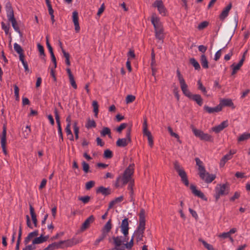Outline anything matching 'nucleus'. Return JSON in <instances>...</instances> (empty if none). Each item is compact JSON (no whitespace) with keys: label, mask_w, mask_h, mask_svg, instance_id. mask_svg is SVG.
<instances>
[{"label":"nucleus","mask_w":250,"mask_h":250,"mask_svg":"<svg viewBox=\"0 0 250 250\" xmlns=\"http://www.w3.org/2000/svg\"><path fill=\"white\" fill-rule=\"evenodd\" d=\"M92 106L93 107V112H94V115L95 117H97L99 112V105L98 103L96 101H93Z\"/></svg>","instance_id":"obj_39"},{"label":"nucleus","mask_w":250,"mask_h":250,"mask_svg":"<svg viewBox=\"0 0 250 250\" xmlns=\"http://www.w3.org/2000/svg\"><path fill=\"white\" fill-rule=\"evenodd\" d=\"M96 126V123L93 120L89 119L86 125V127L87 128L95 127Z\"/></svg>","instance_id":"obj_43"},{"label":"nucleus","mask_w":250,"mask_h":250,"mask_svg":"<svg viewBox=\"0 0 250 250\" xmlns=\"http://www.w3.org/2000/svg\"><path fill=\"white\" fill-rule=\"evenodd\" d=\"M219 105H221V109L223 106H229L234 108L233 103L231 99H223L220 101Z\"/></svg>","instance_id":"obj_19"},{"label":"nucleus","mask_w":250,"mask_h":250,"mask_svg":"<svg viewBox=\"0 0 250 250\" xmlns=\"http://www.w3.org/2000/svg\"><path fill=\"white\" fill-rule=\"evenodd\" d=\"M73 128H74V131L75 138L76 139H78L79 138V128L77 126V123L76 122L74 123V125H73Z\"/></svg>","instance_id":"obj_46"},{"label":"nucleus","mask_w":250,"mask_h":250,"mask_svg":"<svg viewBox=\"0 0 250 250\" xmlns=\"http://www.w3.org/2000/svg\"><path fill=\"white\" fill-rule=\"evenodd\" d=\"M29 209H30V213L32 220L34 219H37L36 214L34 211V208L32 207V206L31 205H30Z\"/></svg>","instance_id":"obj_53"},{"label":"nucleus","mask_w":250,"mask_h":250,"mask_svg":"<svg viewBox=\"0 0 250 250\" xmlns=\"http://www.w3.org/2000/svg\"><path fill=\"white\" fill-rule=\"evenodd\" d=\"M130 142V130H128L126 133V137L125 138L119 139L116 142V145L119 147H125Z\"/></svg>","instance_id":"obj_8"},{"label":"nucleus","mask_w":250,"mask_h":250,"mask_svg":"<svg viewBox=\"0 0 250 250\" xmlns=\"http://www.w3.org/2000/svg\"><path fill=\"white\" fill-rule=\"evenodd\" d=\"M111 228V220L110 219L104 226L102 230V234H105V235L106 236L107 234L110 231Z\"/></svg>","instance_id":"obj_28"},{"label":"nucleus","mask_w":250,"mask_h":250,"mask_svg":"<svg viewBox=\"0 0 250 250\" xmlns=\"http://www.w3.org/2000/svg\"><path fill=\"white\" fill-rule=\"evenodd\" d=\"M174 167L175 170L178 173V175L179 176L182 174H184V173L185 172V171L184 170L183 168L177 162H175L174 163Z\"/></svg>","instance_id":"obj_32"},{"label":"nucleus","mask_w":250,"mask_h":250,"mask_svg":"<svg viewBox=\"0 0 250 250\" xmlns=\"http://www.w3.org/2000/svg\"><path fill=\"white\" fill-rule=\"evenodd\" d=\"M98 193H101L104 195H107L110 193V189L104 187H100L97 190Z\"/></svg>","instance_id":"obj_34"},{"label":"nucleus","mask_w":250,"mask_h":250,"mask_svg":"<svg viewBox=\"0 0 250 250\" xmlns=\"http://www.w3.org/2000/svg\"><path fill=\"white\" fill-rule=\"evenodd\" d=\"M127 126V124L125 123H123L117 128V131L119 132H121L124 129H125Z\"/></svg>","instance_id":"obj_63"},{"label":"nucleus","mask_w":250,"mask_h":250,"mask_svg":"<svg viewBox=\"0 0 250 250\" xmlns=\"http://www.w3.org/2000/svg\"><path fill=\"white\" fill-rule=\"evenodd\" d=\"M229 191V186L227 183L217 185L215 188V197L216 200L222 196L227 195Z\"/></svg>","instance_id":"obj_3"},{"label":"nucleus","mask_w":250,"mask_h":250,"mask_svg":"<svg viewBox=\"0 0 250 250\" xmlns=\"http://www.w3.org/2000/svg\"><path fill=\"white\" fill-rule=\"evenodd\" d=\"M190 189L192 190V193L195 195L202 199L204 198V194L201 192L200 190H197L196 187L194 185L190 186Z\"/></svg>","instance_id":"obj_30"},{"label":"nucleus","mask_w":250,"mask_h":250,"mask_svg":"<svg viewBox=\"0 0 250 250\" xmlns=\"http://www.w3.org/2000/svg\"><path fill=\"white\" fill-rule=\"evenodd\" d=\"M198 88L200 89L204 94H206L207 90L206 88L203 85L201 81L199 80L198 81Z\"/></svg>","instance_id":"obj_48"},{"label":"nucleus","mask_w":250,"mask_h":250,"mask_svg":"<svg viewBox=\"0 0 250 250\" xmlns=\"http://www.w3.org/2000/svg\"><path fill=\"white\" fill-rule=\"evenodd\" d=\"M0 144L2 148L3 152L6 155L7 151L6 149V126L5 125L3 126V131L1 134L0 135Z\"/></svg>","instance_id":"obj_10"},{"label":"nucleus","mask_w":250,"mask_h":250,"mask_svg":"<svg viewBox=\"0 0 250 250\" xmlns=\"http://www.w3.org/2000/svg\"><path fill=\"white\" fill-rule=\"evenodd\" d=\"M49 236L48 235L47 236H43V234H42L39 237H36L32 240V245L33 246H34V245L36 244H42L44 242H46L47 239H48Z\"/></svg>","instance_id":"obj_18"},{"label":"nucleus","mask_w":250,"mask_h":250,"mask_svg":"<svg viewBox=\"0 0 250 250\" xmlns=\"http://www.w3.org/2000/svg\"><path fill=\"white\" fill-rule=\"evenodd\" d=\"M83 169L85 173H88L89 171V165L85 162L83 161L82 162Z\"/></svg>","instance_id":"obj_52"},{"label":"nucleus","mask_w":250,"mask_h":250,"mask_svg":"<svg viewBox=\"0 0 250 250\" xmlns=\"http://www.w3.org/2000/svg\"><path fill=\"white\" fill-rule=\"evenodd\" d=\"M128 219L127 218H125L122 220L120 227L121 231L125 237H126L128 234Z\"/></svg>","instance_id":"obj_14"},{"label":"nucleus","mask_w":250,"mask_h":250,"mask_svg":"<svg viewBox=\"0 0 250 250\" xmlns=\"http://www.w3.org/2000/svg\"><path fill=\"white\" fill-rule=\"evenodd\" d=\"M59 243L60 248H63L64 247H70L79 243V241L76 239L73 238L64 241H61Z\"/></svg>","instance_id":"obj_12"},{"label":"nucleus","mask_w":250,"mask_h":250,"mask_svg":"<svg viewBox=\"0 0 250 250\" xmlns=\"http://www.w3.org/2000/svg\"><path fill=\"white\" fill-rule=\"evenodd\" d=\"M249 135H247V133H244L239 136L238 139V141L239 142H241L246 140L249 138Z\"/></svg>","instance_id":"obj_59"},{"label":"nucleus","mask_w":250,"mask_h":250,"mask_svg":"<svg viewBox=\"0 0 250 250\" xmlns=\"http://www.w3.org/2000/svg\"><path fill=\"white\" fill-rule=\"evenodd\" d=\"M143 234H144V232H143V231L139 232V231H136L134 232V233L132 236H134V238L135 237H136L137 241H140L142 240V238L143 237Z\"/></svg>","instance_id":"obj_37"},{"label":"nucleus","mask_w":250,"mask_h":250,"mask_svg":"<svg viewBox=\"0 0 250 250\" xmlns=\"http://www.w3.org/2000/svg\"><path fill=\"white\" fill-rule=\"evenodd\" d=\"M1 28L4 31L5 34L7 35L9 33L10 26L9 25H6L3 22L1 23Z\"/></svg>","instance_id":"obj_50"},{"label":"nucleus","mask_w":250,"mask_h":250,"mask_svg":"<svg viewBox=\"0 0 250 250\" xmlns=\"http://www.w3.org/2000/svg\"><path fill=\"white\" fill-rule=\"evenodd\" d=\"M133 240H134V236H132L131 240H130V241L129 242H127L124 244L125 248H126L128 250H130L131 249V248L133 246Z\"/></svg>","instance_id":"obj_47"},{"label":"nucleus","mask_w":250,"mask_h":250,"mask_svg":"<svg viewBox=\"0 0 250 250\" xmlns=\"http://www.w3.org/2000/svg\"><path fill=\"white\" fill-rule=\"evenodd\" d=\"M204 109L207 112L210 114L215 112H218L221 110V105H219V104L217 106L214 107H211L208 106H205Z\"/></svg>","instance_id":"obj_25"},{"label":"nucleus","mask_w":250,"mask_h":250,"mask_svg":"<svg viewBox=\"0 0 250 250\" xmlns=\"http://www.w3.org/2000/svg\"><path fill=\"white\" fill-rule=\"evenodd\" d=\"M113 240L114 244L115 245V250H124V247H122L121 248L120 247L125 242H126L128 240V238L126 239V237H125V238L123 239L122 236H117V237H113L112 238Z\"/></svg>","instance_id":"obj_7"},{"label":"nucleus","mask_w":250,"mask_h":250,"mask_svg":"<svg viewBox=\"0 0 250 250\" xmlns=\"http://www.w3.org/2000/svg\"><path fill=\"white\" fill-rule=\"evenodd\" d=\"M151 21L153 24L154 30L160 29L163 28L162 23L160 19L156 15H153L151 17Z\"/></svg>","instance_id":"obj_13"},{"label":"nucleus","mask_w":250,"mask_h":250,"mask_svg":"<svg viewBox=\"0 0 250 250\" xmlns=\"http://www.w3.org/2000/svg\"><path fill=\"white\" fill-rule=\"evenodd\" d=\"M14 94L15 96L16 97V100L18 101L19 100V88L18 86L17 85H14Z\"/></svg>","instance_id":"obj_49"},{"label":"nucleus","mask_w":250,"mask_h":250,"mask_svg":"<svg viewBox=\"0 0 250 250\" xmlns=\"http://www.w3.org/2000/svg\"><path fill=\"white\" fill-rule=\"evenodd\" d=\"M101 133L102 136H105V135L110 133V130L107 127H104L101 131Z\"/></svg>","instance_id":"obj_60"},{"label":"nucleus","mask_w":250,"mask_h":250,"mask_svg":"<svg viewBox=\"0 0 250 250\" xmlns=\"http://www.w3.org/2000/svg\"><path fill=\"white\" fill-rule=\"evenodd\" d=\"M199 241H200L203 244V245L204 246V247L208 250H215L212 245L207 243L206 241H205L203 239H200Z\"/></svg>","instance_id":"obj_41"},{"label":"nucleus","mask_w":250,"mask_h":250,"mask_svg":"<svg viewBox=\"0 0 250 250\" xmlns=\"http://www.w3.org/2000/svg\"><path fill=\"white\" fill-rule=\"evenodd\" d=\"M35 249H36V247L35 246H33L32 245H27L22 250H34Z\"/></svg>","instance_id":"obj_64"},{"label":"nucleus","mask_w":250,"mask_h":250,"mask_svg":"<svg viewBox=\"0 0 250 250\" xmlns=\"http://www.w3.org/2000/svg\"><path fill=\"white\" fill-rule=\"evenodd\" d=\"M9 21L11 22L12 26L15 31L17 32V33L21 34V31L20 30V28L19 27V26L17 23V21L15 18V17L12 18L11 19H8Z\"/></svg>","instance_id":"obj_31"},{"label":"nucleus","mask_w":250,"mask_h":250,"mask_svg":"<svg viewBox=\"0 0 250 250\" xmlns=\"http://www.w3.org/2000/svg\"><path fill=\"white\" fill-rule=\"evenodd\" d=\"M104 157L106 159H109L111 158L113 156L112 152L111 150L109 149H106L104 151Z\"/></svg>","instance_id":"obj_45"},{"label":"nucleus","mask_w":250,"mask_h":250,"mask_svg":"<svg viewBox=\"0 0 250 250\" xmlns=\"http://www.w3.org/2000/svg\"><path fill=\"white\" fill-rule=\"evenodd\" d=\"M200 62L203 68L207 69L208 67V61L206 56L204 54L201 55Z\"/></svg>","instance_id":"obj_35"},{"label":"nucleus","mask_w":250,"mask_h":250,"mask_svg":"<svg viewBox=\"0 0 250 250\" xmlns=\"http://www.w3.org/2000/svg\"><path fill=\"white\" fill-rule=\"evenodd\" d=\"M208 22L207 21H204L201 22L198 26V29L199 30H202L208 26Z\"/></svg>","instance_id":"obj_51"},{"label":"nucleus","mask_w":250,"mask_h":250,"mask_svg":"<svg viewBox=\"0 0 250 250\" xmlns=\"http://www.w3.org/2000/svg\"><path fill=\"white\" fill-rule=\"evenodd\" d=\"M106 237V236L105 234H102V235L96 240L94 243V245L96 246L98 245L99 243L103 240Z\"/></svg>","instance_id":"obj_58"},{"label":"nucleus","mask_w":250,"mask_h":250,"mask_svg":"<svg viewBox=\"0 0 250 250\" xmlns=\"http://www.w3.org/2000/svg\"><path fill=\"white\" fill-rule=\"evenodd\" d=\"M0 144L2 148L3 152L6 155L7 151L6 149V126L5 125L3 126V131L1 134L0 135Z\"/></svg>","instance_id":"obj_11"},{"label":"nucleus","mask_w":250,"mask_h":250,"mask_svg":"<svg viewBox=\"0 0 250 250\" xmlns=\"http://www.w3.org/2000/svg\"><path fill=\"white\" fill-rule=\"evenodd\" d=\"M180 85L183 94L187 97L191 96V92L188 89V85L186 83L184 79H180Z\"/></svg>","instance_id":"obj_15"},{"label":"nucleus","mask_w":250,"mask_h":250,"mask_svg":"<svg viewBox=\"0 0 250 250\" xmlns=\"http://www.w3.org/2000/svg\"><path fill=\"white\" fill-rule=\"evenodd\" d=\"M218 237L221 239H226L229 238L230 237V235L228 233V232H223L222 233H220L218 235Z\"/></svg>","instance_id":"obj_62"},{"label":"nucleus","mask_w":250,"mask_h":250,"mask_svg":"<svg viewBox=\"0 0 250 250\" xmlns=\"http://www.w3.org/2000/svg\"><path fill=\"white\" fill-rule=\"evenodd\" d=\"M229 125L228 120H226L222 122L220 125L212 128V130L217 133L223 130L224 128Z\"/></svg>","instance_id":"obj_17"},{"label":"nucleus","mask_w":250,"mask_h":250,"mask_svg":"<svg viewBox=\"0 0 250 250\" xmlns=\"http://www.w3.org/2000/svg\"><path fill=\"white\" fill-rule=\"evenodd\" d=\"M5 10L8 19L14 17V11L10 2H7L5 5Z\"/></svg>","instance_id":"obj_20"},{"label":"nucleus","mask_w":250,"mask_h":250,"mask_svg":"<svg viewBox=\"0 0 250 250\" xmlns=\"http://www.w3.org/2000/svg\"><path fill=\"white\" fill-rule=\"evenodd\" d=\"M234 154V153H231V150L230 151L229 154L225 155L221 160L220 162V167H223L226 163L229 160L231 159L232 155Z\"/></svg>","instance_id":"obj_26"},{"label":"nucleus","mask_w":250,"mask_h":250,"mask_svg":"<svg viewBox=\"0 0 250 250\" xmlns=\"http://www.w3.org/2000/svg\"><path fill=\"white\" fill-rule=\"evenodd\" d=\"M37 47L41 56H44V49L43 46L40 43L37 44Z\"/></svg>","instance_id":"obj_56"},{"label":"nucleus","mask_w":250,"mask_h":250,"mask_svg":"<svg viewBox=\"0 0 250 250\" xmlns=\"http://www.w3.org/2000/svg\"><path fill=\"white\" fill-rule=\"evenodd\" d=\"M174 167L175 170L178 173V175L179 176L182 174H184V173L185 172V171L184 170L183 168L177 162H175L174 163Z\"/></svg>","instance_id":"obj_33"},{"label":"nucleus","mask_w":250,"mask_h":250,"mask_svg":"<svg viewBox=\"0 0 250 250\" xmlns=\"http://www.w3.org/2000/svg\"><path fill=\"white\" fill-rule=\"evenodd\" d=\"M143 134L147 138L148 145L152 146L153 145V137L151 135V132L147 129V121L146 120L144 121L143 125Z\"/></svg>","instance_id":"obj_6"},{"label":"nucleus","mask_w":250,"mask_h":250,"mask_svg":"<svg viewBox=\"0 0 250 250\" xmlns=\"http://www.w3.org/2000/svg\"><path fill=\"white\" fill-rule=\"evenodd\" d=\"M134 173V165H130L125 170L123 176H119L116 180L115 186L119 187L120 186V183L125 185L129 183L128 189L129 190V194L130 196V201L133 200V186L134 185V181L132 178V176Z\"/></svg>","instance_id":"obj_1"},{"label":"nucleus","mask_w":250,"mask_h":250,"mask_svg":"<svg viewBox=\"0 0 250 250\" xmlns=\"http://www.w3.org/2000/svg\"><path fill=\"white\" fill-rule=\"evenodd\" d=\"M39 235L38 230H35L28 234L27 236L25 238L24 243L25 245H27L31 240H33Z\"/></svg>","instance_id":"obj_23"},{"label":"nucleus","mask_w":250,"mask_h":250,"mask_svg":"<svg viewBox=\"0 0 250 250\" xmlns=\"http://www.w3.org/2000/svg\"><path fill=\"white\" fill-rule=\"evenodd\" d=\"M153 6L157 8L159 13L165 16L167 14V9L166 8L162 0H156L153 3Z\"/></svg>","instance_id":"obj_5"},{"label":"nucleus","mask_w":250,"mask_h":250,"mask_svg":"<svg viewBox=\"0 0 250 250\" xmlns=\"http://www.w3.org/2000/svg\"><path fill=\"white\" fill-rule=\"evenodd\" d=\"M65 131L67 136H72V139H73V135L70 129V126L69 125H67L65 127Z\"/></svg>","instance_id":"obj_61"},{"label":"nucleus","mask_w":250,"mask_h":250,"mask_svg":"<svg viewBox=\"0 0 250 250\" xmlns=\"http://www.w3.org/2000/svg\"><path fill=\"white\" fill-rule=\"evenodd\" d=\"M179 176L181 177V181L183 182V183H184L186 186H188L189 183L188 180L187 175L186 172H184V174H182L181 175H180Z\"/></svg>","instance_id":"obj_40"},{"label":"nucleus","mask_w":250,"mask_h":250,"mask_svg":"<svg viewBox=\"0 0 250 250\" xmlns=\"http://www.w3.org/2000/svg\"><path fill=\"white\" fill-rule=\"evenodd\" d=\"M155 35L161 43H163L164 38V29L155 30Z\"/></svg>","instance_id":"obj_24"},{"label":"nucleus","mask_w":250,"mask_h":250,"mask_svg":"<svg viewBox=\"0 0 250 250\" xmlns=\"http://www.w3.org/2000/svg\"><path fill=\"white\" fill-rule=\"evenodd\" d=\"M195 161L197 166L198 167L200 178L207 183H211L213 181L215 178V176L206 172L204 167L203 166V162L199 158H195Z\"/></svg>","instance_id":"obj_2"},{"label":"nucleus","mask_w":250,"mask_h":250,"mask_svg":"<svg viewBox=\"0 0 250 250\" xmlns=\"http://www.w3.org/2000/svg\"><path fill=\"white\" fill-rule=\"evenodd\" d=\"M191 128L195 136L199 137L201 140L206 141H212V137L210 135L204 133L202 130L197 129L193 126Z\"/></svg>","instance_id":"obj_4"},{"label":"nucleus","mask_w":250,"mask_h":250,"mask_svg":"<svg viewBox=\"0 0 250 250\" xmlns=\"http://www.w3.org/2000/svg\"><path fill=\"white\" fill-rule=\"evenodd\" d=\"M90 197L88 196H85L83 197H79V200L82 201L84 204L87 203L90 200Z\"/></svg>","instance_id":"obj_55"},{"label":"nucleus","mask_w":250,"mask_h":250,"mask_svg":"<svg viewBox=\"0 0 250 250\" xmlns=\"http://www.w3.org/2000/svg\"><path fill=\"white\" fill-rule=\"evenodd\" d=\"M145 212L142 209L139 213V225L136 231L139 232H144L145 229Z\"/></svg>","instance_id":"obj_9"},{"label":"nucleus","mask_w":250,"mask_h":250,"mask_svg":"<svg viewBox=\"0 0 250 250\" xmlns=\"http://www.w3.org/2000/svg\"><path fill=\"white\" fill-rule=\"evenodd\" d=\"M244 62V56L242 57V58L239 61L238 63H234L231 65V67L232 69V71L231 73L232 75L234 74L236 72V71L240 69V68L243 65Z\"/></svg>","instance_id":"obj_22"},{"label":"nucleus","mask_w":250,"mask_h":250,"mask_svg":"<svg viewBox=\"0 0 250 250\" xmlns=\"http://www.w3.org/2000/svg\"><path fill=\"white\" fill-rule=\"evenodd\" d=\"M60 246L59 245V243L54 242L49 245L46 248L43 250H54L57 249H60Z\"/></svg>","instance_id":"obj_36"},{"label":"nucleus","mask_w":250,"mask_h":250,"mask_svg":"<svg viewBox=\"0 0 250 250\" xmlns=\"http://www.w3.org/2000/svg\"><path fill=\"white\" fill-rule=\"evenodd\" d=\"M135 96L131 95H127L126 98V102L127 104H129V103L133 102L135 100Z\"/></svg>","instance_id":"obj_57"},{"label":"nucleus","mask_w":250,"mask_h":250,"mask_svg":"<svg viewBox=\"0 0 250 250\" xmlns=\"http://www.w3.org/2000/svg\"><path fill=\"white\" fill-rule=\"evenodd\" d=\"M14 49L18 54L23 53V50L21 47L16 42L14 44Z\"/></svg>","instance_id":"obj_42"},{"label":"nucleus","mask_w":250,"mask_h":250,"mask_svg":"<svg viewBox=\"0 0 250 250\" xmlns=\"http://www.w3.org/2000/svg\"><path fill=\"white\" fill-rule=\"evenodd\" d=\"M188 98L195 101L199 105H201L203 104L202 99L201 96L198 94L193 95L191 93V96L188 97Z\"/></svg>","instance_id":"obj_29"},{"label":"nucleus","mask_w":250,"mask_h":250,"mask_svg":"<svg viewBox=\"0 0 250 250\" xmlns=\"http://www.w3.org/2000/svg\"><path fill=\"white\" fill-rule=\"evenodd\" d=\"M190 62L196 70H199L200 69L199 63L194 58L190 59Z\"/></svg>","instance_id":"obj_38"},{"label":"nucleus","mask_w":250,"mask_h":250,"mask_svg":"<svg viewBox=\"0 0 250 250\" xmlns=\"http://www.w3.org/2000/svg\"><path fill=\"white\" fill-rule=\"evenodd\" d=\"M95 185V182L93 181H90L87 182L85 184V188L87 190H89L92 188Z\"/></svg>","instance_id":"obj_54"},{"label":"nucleus","mask_w":250,"mask_h":250,"mask_svg":"<svg viewBox=\"0 0 250 250\" xmlns=\"http://www.w3.org/2000/svg\"><path fill=\"white\" fill-rule=\"evenodd\" d=\"M231 8V4L230 3L227 7H226L224 9H223L220 15V19L221 20H224L228 16L229 12Z\"/></svg>","instance_id":"obj_27"},{"label":"nucleus","mask_w":250,"mask_h":250,"mask_svg":"<svg viewBox=\"0 0 250 250\" xmlns=\"http://www.w3.org/2000/svg\"><path fill=\"white\" fill-rule=\"evenodd\" d=\"M95 220V218L93 215H90L88 218L83 224L81 227V229L82 231L86 229L90 226V224L93 223Z\"/></svg>","instance_id":"obj_21"},{"label":"nucleus","mask_w":250,"mask_h":250,"mask_svg":"<svg viewBox=\"0 0 250 250\" xmlns=\"http://www.w3.org/2000/svg\"><path fill=\"white\" fill-rule=\"evenodd\" d=\"M72 20L75 26V30L76 32L80 31V27L79 23L78 13L75 11L72 13Z\"/></svg>","instance_id":"obj_16"},{"label":"nucleus","mask_w":250,"mask_h":250,"mask_svg":"<svg viewBox=\"0 0 250 250\" xmlns=\"http://www.w3.org/2000/svg\"><path fill=\"white\" fill-rule=\"evenodd\" d=\"M167 130H168V131L169 133H170V135H171V136H172V137H175V138H177V141H178L179 143H181V141H180V139H179V135H178L177 134H176V133H174V132L172 131V128H171L170 126L168 127V128H167Z\"/></svg>","instance_id":"obj_44"}]
</instances>
